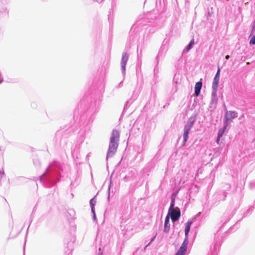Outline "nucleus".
Here are the masks:
<instances>
[{"mask_svg":"<svg viewBox=\"0 0 255 255\" xmlns=\"http://www.w3.org/2000/svg\"><path fill=\"white\" fill-rule=\"evenodd\" d=\"M220 69L218 67L217 73L214 78L213 85H212V87L214 89V90H217L218 87V84L219 82V79H220Z\"/></svg>","mask_w":255,"mask_h":255,"instance_id":"4","label":"nucleus"},{"mask_svg":"<svg viewBox=\"0 0 255 255\" xmlns=\"http://www.w3.org/2000/svg\"><path fill=\"white\" fill-rule=\"evenodd\" d=\"M188 245V242L187 241V239L185 240V241L182 243L181 246L180 247L178 252L176 253L175 255H184L186 253L187 248Z\"/></svg>","mask_w":255,"mask_h":255,"instance_id":"2","label":"nucleus"},{"mask_svg":"<svg viewBox=\"0 0 255 255\" xmlns=\"http://www.w3.org/2000/svg\"><path fill=\"white\" fill-rule=\"evenodd\" d=\"M229 58H230V56L229 55H226V57H225V58L226 59H228Z\"/></svg>","mask_w":255,"mask_h":255,"instance_id":"19","label":"nucleus"},{"mask_svg":"<svg viewBox=\"0 0 255 255\" xmlns=\"http://www.w3.org/2000/svg\"><path fill=\"white\" fill-rule=\"evenodd\" d=\"M169 222V216L167 215L165 220V223H164V231L165 232H168L169 231L170 226L168 225V223Z\"/></svg>","mask_w":255,"mask_h":255,"instance_id":"11","label":"nucleus"},{"mask_svg":"<svg viewBox=\"0 0 255 255\" xmlns=\"http://www.w3.org/2000/svg\"><path fill=\"white\" fill-rule=\"evenodd\" d=\"M194 43V39H192L190 41V42L189 43V44H188V46L186 48L187 51H189L190 49H191V48H192Z\"/></svg>","mask_w":255,"mask_h":255,"instance_id":"14","label":"nucleus"},{"mask_svg":"<svg viewBox=\"0 0 255 255\" xmlns=\"http://www.w3.org/2000/svg\"><path fill=\"white\" fill-rule=\"evenodd\" d=\"M95 203V201L94 200V198L92 199L90 201V204H91V207H94Z\"/></svg>","mask_w":255,"mask_h":255,"instance_id":"17","label":"nucleus"},{"mask_svg":"<svg viewBox=\"0 0 255 255\" xmlns=\"http://www.w3.org/2000/svg\"><path fill=\"white\" fill-rule=\"evenodd\" d=\"M192 224V221H188L187 223V225L185 227V236L186 237V238L185 240L187 239V241L188 242V233L190 231V227L191 226Z\"/></svg>","mask_w":255,"mask_h":255,"instance_id":"9","label":"nucleus"},{"mask_svg":"<svg viewBox=\"0 0 255 255\" xmlns=\"http://www.w3.org/2000/svg\"><path fill=\"white\" fill-rule=\"evenodd\" d=\"M193 126V122L188 124L184 128L185 130L190 131Z\"/></svg>","mask_w":255,"mask_h":255,"instance_id":"13","label":"nucleus"},{"mask_svg":"<svg viewBox=\"0 0 255 255\" xmlns=\"http://www.w3.org/2000/svg\"><path fill=\"white\" fill-rule=\"evenodd\" d=\"M128 57L127 54L125 53L123 54L122 59L121 61V64L124 69H125V67L128 61Z\"/></svg>","mask_w":255,"mask_h":255,"instance_id":"10","label":"nucleus"},{"mask_svg":"<svg viewBox=\"0 0 255 255\" xmlns=\"http://www.w3.org/2000/svg\"><path fill=\"white\" fill-rule=\"evenodd\" d=\"M119 146V142L111 141L110 142L108 151L107 152V159L112 157L116 153Z\"/></svg>","mask_w":255,"mask_h":255,"instance_id":"1","label":"nucleus"},{"mask_svg":"<svg viewBox=\"0 0 255 255\" xmlns=\"http://www.w3.org/2000/svg\"><path fill=\"white\" fill-rule=\"evenodd\" d=\"M170 215L171 220L173 222H175L178 220V219L180 217V211L179 210H173L171 211V212H168V214L167 215Z\"/></svg>","mask_w":255,"mask_h":255,"instance_id":"3","label":"nucleus"},{"mask_svg":"<svg viewBox=\"0 0 255 255\" xmlns=\"http://www.w3.org/2000/svg\"><path fill=\"white\" fill-rule=\"evenodd\" d=\"M250 44H255V35H254L250 41Z\"/></svg>","mask_w":255,"mask_h":255,"instance_id":"16","label":"nucleus"},{"mask_svg":"<svg viewBox=\"0 0 255 255\" xmlns=\"http://www.w3.org/2000/svg\"><path fill=\"white\" fill-rule=\"evenodd\" d=\"M120 134L119 131L114 129L112 131V135L110 138L111 141L119 142L120 140Z\"/></svg>","mask_w":255,"mask_h":255,"instance_id":"5","label":"nucleus"},{"mask_svg":"<svg viewBox=\"0 0 255 255\" xmlns=\"http://www.w3.org/2000/svg\"><path fill=\"white\" fill-rule=\"evenodd\" d=\"M236 117V113L234 111H227L225 114L226 122L234 119Z\"/></svg>","mask_w":255,"mask_h":255,"instance_id":"6","label":"nucleus"},{"mask_svg":"<svg viewBox=\"0 0 255 255\" xmlns=\"http://www.w3.org/2000/svg\"><path fill=\"white\" fill-rule=\"evenodd\" d=\"M202 86V83L201 81L198 82L196 83L195 86V95L196 97L199 96Z\"/></svg>","mask_w":255,"mask_h":255,"instance_id":"7","label":"nucleus"},{"mask_svg":"<svg viewBox=\"0 0 255 255\" xmlns=\"http://www.w3.org/2000/svg\"><path fill=\"white\" fill-rule=\"evenodd\" d=\"M189 131L185 130L184 133V141L183 143V145H184L185 144V143L186 141L187 140L188 137V133Z\"/></svg>","mask_w":255,"mask_h":255,"instance_id":"12","label":"nucleus"},{"mask_svg":"<svg viewBox=\"0 0 255 255\" xmlns=\"http://www.w3.org/2000/svg\"><path fill=\"white\" fill-rule=\"evenodd\" d=\"M92 211L94 214L95 215L94 207H92Z\"/></svg>","mask_w":255,"mask_h":255,"instance_id":"18","label":"nucleus"},{"mask_svg":"<svg viewBox=\"0 0 255 255\" xmlns=\"http://www.w3.org/2000/svg\"><path fill=\"white\" fill-rule=\"evenodd\" d=\"M227 127V124L223 128L219 129L218 133V137L217 139V143H219L220 138L223 136Z\"/></svg>","mask_w":255,"mask_h":255,"instance_id":"8","label":"nucleus"},{"mask_svg":"<svg viewBox=\"0 0 255 255\" xmlns=\"http://www.w3.org/2000/svg\"><path fill=\"white\" fill-rule=\"evenodd\" d=\"M174 203H175V201H174V200H173L172 201V202H171V204L170 205V208L169 209V211L168 212H171V211H172L173 210H174L173 209L174 206Z\"/></svg>","mask_w":255,"mask_h":255,"instance_id":"15","label":"nucleus"}]
</instances>
